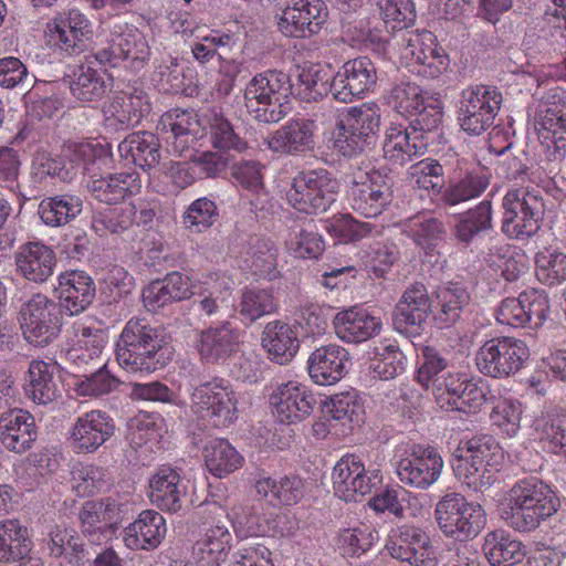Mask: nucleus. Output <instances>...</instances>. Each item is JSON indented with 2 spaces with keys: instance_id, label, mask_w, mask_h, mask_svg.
<instances>
[{
  "instance_id": "obj_1",
  "label": "nucleus",
  "mask_w": 566,
  "mask_h": 566,
  "mask_svg": "<svg viewBox=\"0 0 566 566\" xmlns=\"http://www.w3.org/2000/svg\"><path fill=\"white\" fill-rule=\"evenodd\" d=\"M555 491L537 478L518 480L500 503L503 521L521 533L535 531L559 507Z\"/></svg>"
},
{
  "instance_id": "obj_2",
  "label": "nucleus",
  "mask_w": 566,
  "mask_h": 566,
  "mask_svg": "<svg viewBox=\"0 0 566 566\" xmlns=\"http://www.w3.org/2000/svg\"><path fill=\"white\" fill-rule=\"evenodd\" d=\"M171 355L172 348L161 332L140 318H130L116 343V359L123 369L132 374L154 373L166 366Z\"/></svg>"
},
{
  "instance_id": "obj_3",
  "label": "nucleus",
  "mask_w": 566,
  "mask_h": 566,
  "mask_svg": "<svg viewBox=\"0 0 566 566\" xmlns=\"http://www.w3.org/2000/svg\"><path fill=\"white\" fill-rule=\"evenodd\" d=\"M502 460V449L493 437L475 436L458 448L452 468L458 480L481 492L495 482Z\"/></svg>"
},
{
  "instance_id": "obj_4",
  "label": "nucleus",
  "mask_w": 566,
  "mask_h": 566,
  "mask_svg": "<svg viewBox=\"0 0 566 566\" xmlns=\"http://www.w3.org/2000/svg\"><path fill=\"white\" fill-rule=\"evenodd\" d=\"M293 84L289 74L270 70L254 75L245 86V106L254 118L277 123L291 109Z\"/></svg>"
},
{
  "instance_id": "obj_5",
  "label": "nucleus",
  "mask_w": 566,
  "mask_h": 566,
  "mask_svg": "<svg viewBox=\"0 0 566 566\" xmlns=\"http://www.w3.org/2000/svg\"><path fill=\"white\" fill-rule=\"evenodd\" d=\"M381 111L373 102L350 107L333 130L334 148L346 157L363 153L376 143Z\"/></svg>"
},
{
  "instance_id": "obj_6",
  "label": "nucleus",
  "mask_w": 566,
  "mask_h": 566,
  "mask_svg": "<svg viewBox=\"0 0 566 566\" xmlns=\"http://www.w3.org/2000/svg\"><path fill=\"white\" fill-rule=\"evenodd\" d=\"M392 198L387 172L370 161L353 168L348 186L352 209L366 218H376L389 206Z\"/></svg>"
},
{
  "instance_id": "obj_7",
  "label": "nucleus",
  "mask_w": 566,
  "mask_h": 566,
  "mask_svg": "<svg viewBox=\"0 0 566 566\" xmlns=\"http://www.w3.org/2000/svg\"><path fill=\"white\" fill-rule=\"evenodd\" d=\"M434 516L440 532L457 542L475 538L485 525L483 507L457 492L448 493L438 501Z\"/></svg>"
},
{
  "instance_id": "obj_8",
  "label": "nucleus",
  "mask_w": 566,
  "mask_h": 566,
  "mask_svg": "<svg viewBox=\"0 0 566 566\" xmlns=\"http://www.w3.org/2000/svg\"><path fill=\"white\" fill-rule=\"evenodd\" d=\"M239 397L222 378L199 384L190 394L191 411L216 427H229L239 418Z\"/></svg>"
},
{
  "instance_id": "obj_9",
  "label": "nucleus",
  "mask_w": 566,
  "mask_h": 566,
  "mask_svg": "<svg viewBox=\"0 0 566 566\" xmlns=\"http://www.w3.org/2000/svg\"><path fill=\"white\" fill-rule=\"evenodd\" d=\"M338 191L337 179L326 169L305 170L293 178L286 200L300 212L321 213L335 202Z\"/></svg>"
},
{
  "instance_id": "obj_10",
  "label": "nucleus",
  "mask_w": 566,
  "mask_h": 566,
  "mask_svg": "<svg viewBox=\"0 0 566 566\" xmlns=\"http://www.w3.org/2000/svg\"><path fill=\"white\" fill-rule=\"evenodd\" d=\"M398 45L400 64L413 74L436 78L449 66L448 54L430 31H408L402 34Z\"/></svg>"
},
{
  "instance_id": "obj_11",
  "label": "nucleus",
  "mask_w": 566,
  "mask_h": 566,
  "mask_svg": "<svg viewBox=\"0 0 566 566\" xmlns=\"http://www.w3.org/2000/svg\"><path fill=\"white\" fill-rule=\"evenodd\" d=\"M502 231L513 239L534 235L539 229L544 205L534 189L510 188L502 200Z\"/></svg>"
},
{
  "instance_id": "obj_12",
  "label": "nucleus",
  "mask_w": 566,
  "mask_h": 566,
  "mask_svg": "<svg viewBox=\"0 0 566 566\" xmlns=\"http://www.w3.org/2000/svg\"><path fill=\"white\" fill-rule=\"evenodd\" d=\"M396 458L399 481L418 490H427L437 483L444 467L440 452L431 446L407 444L397 451Z\"/></svg>"
},
{
  "instance_id": "obj_13",
  "label": "nucleus",
  "mask_w": 566,
  "mask_h": 566,
  "mask_svg": "<svg viewBox=\"0 0 566 566\" xmlns=\"http://www.w3.org/2000/svg\"><path fill=\"white\" fill-rule=\"evenodd\" d=\"M530 358L526 343L512 336H500L483 343L475 355L478 369L492 378H506L523 368Z\"/></svg>"
},
{
  "instance_id": "obj_14",
  "label": "nucleus",
  "mask_w": 566,
  "mask_h": 566,
  "mask_svg": "<svg viewBox=\"0 0 566 566\" xmlns=\"http://www.w3.org/2000/svg\"><path fill=\"white\" fill-rule=\"evenodd\" d=\"M502 94L495 86L473 85L464 88L458 104V123L462 130L479 136L493 125L501 108Z\"/></svg>"
},
{
  "instance_id": "obj_15",
  "label": "nucleus",
  "mask_w": 566,
  "mask_h": 566,
  "mask_svg": "<svg viewBox=\"0 0 566 566\" xmlns=\"http://www.w3.org/2000/svg\"><path fill=\"white\" fill-rule=\"evenodd\" d=\"M22 334L27 342L46 346L61 332V312L57 305L43 294H35L20 311Z\"/></svg>"
},
{
  "instance_id": "obj_16",
  "label": "nucleus",
  "mask_w": 566,
  "mask_h": 566,
  "mask_svg": "<svg viewBox=\"0 0 566 566\" xmlns=\"http://www.w3.org/2000/svg\"><path fill=\"white\" fill-rule=\"evenodd\" d=\"M335 495L350 502L371 493L382 482L379 469H366L360 457L343 455L334 465L332 472Z\"/></svg>"
},
{
  "instance_id": "obj_17",
  "label": "nucleus",
  "mask_w": 566,
  "mask_h": 566,
  "mask_svg": "<svg viewBox=\"0 0 566 566\" xmlns=\"http://www.w3.org/2000/svg\"><path fill=\"white\" fill-rule=\"evenodd\" d=\"M102 65L116 66L122 61H129V66L139 69L149 59V46L143 32L128 24H115L108 45L93 55Z\"/></svg>"
},
{
  "instance_id": "obj_18",
  "label": "nucleus",
  "mask_w": 566,
  "mask_h": 566,
  "mask_svg": "<svg viewBox=\"0 0 566 566\" xmlns=\"http://www.w3.org/2000/svg\"><path fill=\"white\" fill-rule=\"evenodd\" d=\"M389 555L408 566H437L438 553L430 535L421 527L401 525L394 528L386 542Z\"/></svg>"
},
{
  "instance_id": "obj_19",
  "label": "nucleus",
  "mask_w": 566,
  "mask_h": 566,
  "mask_svg": "<svg viewBox=\"0 0 566 566\" xmlns=\"http://www.w3.org/2000/svg\"><path fill=\"white\" fill-rule=\"evenodd\" d=\"M549 313V301L544 291L528 289L517 297H507L496 310V321L511 327L536 328L542 326Z\"/></svg>"
},
{
  "instance_id": "obj_20",
  "label": "nucleus",
  "mask_w": 566,
  "mask_h": 566,
  "mask_svg": "<svg viewBox=\"0 0 566 566\" xmlns=\"http://www.w3.org/2000/svg\"><path fill=\"white\" fill-rule=\"evenodd\" d=\"M377 83L375 64L366 56L345 62L334 74L331 94L336 101L350 103L371 92Z\"/></svg>"
},
{
  "instance_id": "obj_21",
  "label": "nucleus",
  "mask_w": 566,
  "mask_h": 566,
  "mask_svg": "<svg viewBox=\"0 0 566 566\" xmlns=\"http://www.w3.org/2000/svg\"><path fill=\"white\" fill-rule=\"evenodd\" d=\"M535 129L549 160L566 155V94L553 102H543L535 114Z\"/></svg>"
},
{
  "instance_id": "obj_22",
  "label": "nucleus",
  "mask_w": 566,
  "mask_h": 566,
  "mask_svg": "<svg viewBox=\"0 0 566 566\" xmlns=\"http://www.w3.org/2000/svg\"><path fill=\"white\" fill-rule=\"evenodd\" d=\"M328 10L324 0H292L279 17L277 28L291 38L317 34L327 21Z\"/></svg>"
},
{
  "instance_id": "obj_23",
  "label": "nucleus",
  "mask_w": 566,
  "mask_h": 566,
  "mask_svg": "<svg viewBox=\"0 0 566 566\" xmlns=\"http://www.w3.org/2000/svg\"><path fill=\"white\" fill-rule=\"evenodd\" d=\"M316 400L307 386L296 380L281 382L270 395L273 416L281 423H297L307 418Z\"/></svg>"
},
{
  "instance_id": "obj_24",
  "label": "nucleus",
  "mask_w": 566,
  "mask_h": 566,
  "mask_svg": "<svg viewBox=\"0 0 566 566\" xmlns=\"http://www.w3.org/2000/svg\"><path fill=\"white\" fill-rule=\"evenodd\" d=\"M113 419L102 410L78 416L67 431V442L76 453H94L114 433Z\"/></svg>"
},
{
  "instance_id": "obj_25",
  "label": "nucleus",
  "mask_w": 566,
  "mask_h": 566,
  "mask_svg": "<svg viewBox=\"0 0 566 566\" xmlns=\"http://www.w3.org/2000/svg\"><path fill=\"white\" fill-rule=\"evenodd\" d=\"M81 528L92 543L108 539L122 520V506L112 497L87 501L78 513Z\"/></svg>"
},
{
  "instance_id": "obj_26",
  "label": "nucleus",
  "mask_w": 566,
  "mask_h": 566,
  "mask_svg": "<svg viewBox=\"0 0 566 566\" xmlns=\"http://www.w3.org/2000/svg\"><path fill=\"white\" fill-rule=\"evenodd\" d=\"M107 340V333L96 322L75 321L67 335L66 359L77 367H83L101 356Z\"/></svg>"
},
{
  "instance_id": "obj_27",
  "label": "nucleus",
  "mask_w": 566,
  "mask_h": 566,
  "mask_svg": "<svg viewBox=\"0 0 566 566\" xmlns=\"http://www.w3.org/2000/svg\"><path fill=\"white\" fill-rule=\"evenodd\" d=\"M243 332L230 322L210 326L196 338V349L205 363H223L241 350Z\"/></svg>"
},
{
  "instance_id": "obj_28",
  "label": "nucleus",
  "mask_w": 566,
  "mask_h": 566,
  "mask_svg": "<svg viewBox=\"0 0 566 566\" xmlns=\"http://www.w3.org/2000/svg\"><path fill=\"white\" fill-rule=\"evenodd\" d=\"M336 337L345 344H361L377 336L382 327L380 317L361 305L339 310L332 321Z\"/></svg>"
},
{
  "instance_id": "obj_29",
  "label": "nucleus",
  "mask_w": 566,
  "mask_h": 566,
  "mask_svg": "<svg viewBox=\"0 0 566 566\" xmlns=\"http://www.w3.org/2000/svg\"><path fill=\"white\" fill-rule=\"evenodd\" d=\"M203 125L202 113L174 108L161 116L158 129L166 134L165 139L172 150L182 155L203 136Z\"/></svg>"
},
{
  "instance_id": "obj_30",
  "label": "nucleus",
  "mask_w": 566,
  "mask_h": 566,
  "mask_svg": "<svg viewBox=\"0 0 566 566\" xmlns=\"http://www.w3.org/2000/svg\"><path fill=\"white\" fill-rule=\"evenodd\" d=\"M431 303L426 286L416 283L406 289L395 307V328L405 335H418L429 314Z\"/></svg>"
},
{
  "instance_id": "obj_31",
  "label": "nucleus",
  "mask_w": 566,
  "mask_h": 566,
  "mask_svg": "<svg viewBox=\"0 0 566 566\" xmlns=\"http://www.w3.org/2000/svg\"><path fill=\"white\" fill-rule=\"evenodd\" d=\"M428 138L409 126L391 123L384 133L382 153L392 165L403 166L422 156L428 148Z\"/></svg>"
},
{
  "instance_id": "obj_32",
  "label": "nucleus",
  "mask_w": 566,
  "mask_h": 566,
  "mask_svg": "<svg viewBox=\"0 0 566 566\" xmlns=\"http://www.w3.org/2000/svg\"><path fill=\"white\" fill-rule=\"evenodd\" d=\"M188 496V483L179 471L171 467L159 468L149 479L148 497L157 507L178 512Z\"/></svg>"
},
{
  "instance_id": "obj_33",
  "label": "nucleus",
  "mask_w": 566,
  "mask_h": 566,
  "mask_svg": "<svg viewBox=\"0 0 566 566\" xmlns=\"http://www.w3.org/2000/svg\"><path fill=\"white\" fill-rule=\"evenodd\" d=\"M33 547L28 527L19 520L0 522V563H18V566H42L40 558L30 555Z\"/></svg>"
},
{
  "instance_id": "obj_34",
  "label": "nucleus",
  "mask_w": 566,
  "mask_h": 566,
  "mask_svg": "<svg viewBox=\"0 0 566 566\" xmlns=\"http://www.w3.org/2000/svg\"><path fill=\"white\" fill-rule=\"evenodd\" d=\"M348 361L349 353L343 346L337 344L323 345L308 357V375L317 385H334L346 375Z\"/></svg>"
},
{
  "instance_id": "obj_35",
  "label": "nucleus",
  "mask_w": 566,
  "mask_h": 566,
  "mask_svg": "<svg viewBox=\"0 0 566 566\" xmlns=\"http://www.w3.org/2000/svg\"><path fill=\"white\" fill-rule=\"evenodd\" d=\"M60 366L55 361L34 359L30 363L24 392L28 398L38 405H49L55 401L60 395Z\"/></svg>"
},
{
  "instance_id": "obj_36",
  "label": "nucleus",
  "mask_w": 566,
  "mask_h": 566,
  "mask_svg": "<svg viewBox=\"0 0 566 566\" xmlns=\"http://www.w3.org/2000/svg\"><path fill=\"white\" fill-rule=\"evenodd\" d=\"M300 327L301 322L273 321L265 325L261 344L272 361L284 365L294 358L300 349Z\"/></svg>"
},
{
  "instance_id": "obj_37",
  "label": "nucleus",
  "mask_w": 566,
  "mask_h": 566,
  "mask_svg": "<svg viewBox=\"0 0 566 566\" xmlns=\"http://www.w3.org/2000/svg\"><path fill=\"white\" fill-rule=\"evenodd\" d=\"M167 533L165 517L154 510H145L123 531L125 546L133 551L157 548Z\"/></svg>"
},
{
  "instance_id": "obj_38",
  "label": "nucleus",
  "mask_w": 566,
  "mask_h": 566,
  "mask_svg": "<svg viewBox=\"0 0 566 566\" xmlns=\"http://www.w3.org/2000/svg\"><path fill=\"white\" fill-rule=\"evenodd\" d=\"M195 305L201 315L212 317L233 307L232 291L228 280L219 273H207L198 277Z\"/></svg>"
},
{
  "instance_id": "obj_39",
  "label": "nucleus",
  "mask_w": 566,
  "mask_h": 566,
  "mask_svg": "<svg viewBox=\"0 0 566 566\" xmlns=\"http://www.w3.org/2000/svg\"><path fill=\"white\" fill-rule=\"evenodd\" d=\"M60 306L70 315L84 312L95 296V284L83 271L60 274L56 287Z\"/></svg>"
},
{
  "instance_id": "obj_40",
  "label": "nucleus",
  "mask_w": 566,
  "mask_h": 566,
  "mask_svg": "<svg viewBox=\"0 0 566 566\" xmlns=\"http://www.w3.org/2000/svg\"><path fill=\"white\" fill-rule=\"evenodd\" d=\"M315 124L308 119L290 120L270 135L265 144L276 154L297 155L313 149Z\"/></svg>"
},
{
  "instance_id": "obj_41",
  "label": "nucleus",
  "mask_w": 566,
  "mask_h": 566,
  "mask_svg": "<svg viewBox=\"0 0 566 566\" xmlns=\"http://www.w3.org/2000/svg\"><path fill=\"white\" fill-rule=\"evenodd\" d=\"M232 547V535L220 521L205 528L192 546V557L197 566H221Z\"/></svg>"
},
{
  "instance_id": "obj_42",
  "label": "nucleus",
  "mask_w": 566,
  "mask_h": 566,
  "mask_svg": "<svg viewBox=\"0 0 566 566\" xmlns=\"http://www.w3.org/2000/svg\"><path fill=\"white\" fill-rule=\"evenodd\" d=\"M18 272L28 281L41 283L54 271L56 259L54 251L41 242H28L15 252Z\"/></svg>"
},
{
  "instance_id": "obj_43",
  "label": "nucleus",
  "mask_w": 566,
  "mask_h": 566,
  "mask_svg": "<svg viewBox=\"0 0 566 566\" xmlns=\"http://www.w3.org/2000/svg\"><path fill=\"white\" fill-rule=\"evenodd\" d=\"M87 188L96 200L116 205L127 197L138 195L142 190V179L136 171L109 174L105 177H91Z\"/></svg>"
},
{
  "instance_id": "obj_44",
  "label": "nucleus",
  "mask_w": 566,
  "mask_h": 566,
  "mask_svg": "<svg viewBox=\"0 0 566 566\" xmlns=\"http://www.w3.org/2000/svg\"><path fill=\"white\" fill-rule=\"evenodd\" d=\"M36 439L34 418L22 409H13L0 416V441L8 450L22 453Z\"/></svg>"
},
{
  "instance_id": "obj_45",
  "label": "nucleus",
  "mask_w": 566,
  "mask_h": 566,
  "mask_svg": "<svg viewBox=\"0 0 566 566\" xmlns=\"http://www.w3.org/2000/svg\"><path fill=\"white\" fill-rule=\"evenodd\" d=\"M90 33V22L77 10L55 17L46 27L48 43L69 52Z\"/></svg>"
},
{
  "instance_id": "obj_46",
  "label": "nucleus",
  "mask_w": 566,
  "mask_h": 566,
  "mask_svg": "<svg viewBox=\"0 0 566 566\" xmlns=\"http://www.w3.org/2000/svg\"><path fill=\"white\" fill-rule=\"evenodd\" d=\"M104 116L109 125L128 127L139 123L149 112L147 95L140 90L122 92L104 106Z\"/></svg>"
},
{
  "instance_id": "obj_47",
  "label": "nucleus",
  "mask_w": 566,
  "mask_h": 566,
  "mask_svg": "<svg viewBox=\"0 0 566 566\" xmlns=\"http://www.w3.org/2000/svg\"><path fill=\"white\" fill-rule=\"evenodd\" d=\"M326 407L332 420L340 426L339 430L333 432L336 436H347L365 420L364 402L357 391L336 394Z\"/></svg>"
},
{
  "instance_id": "obj_48",
  "label": "nucleus",
  "mask_w": 566,
  "mask_h": 566,
  "mask_svg": "<svg viewBox=\"0 0 566 566\" xmlns=\"http://www.w3.org/2000/svg\"><path fill=\"white\" fill-rule=\"evenodd\" d=\"M368 369L374 378L390 380L402 374L406 357L395 340L380 339L368 350Z\"/></svg>"
},
{
  "instance_id": "obj_49",
  "label": "nucleus",
  "mask_w": 566,
  "mask_h": 566,
  "mask_svg": "<svg viewBox=\"0 0 566 566\" xmlns=\"http://www.w3.org/2000/svg\"><path fill=\"white\" fill-rule=\"evenodd\" d=\"M255 492L272 505H292L304 495V482L296 475L279 479L260 476L254 484Z\"/></svg>"
},
{
  "instance_id": "obj_50",
  "label": "nucleus",
  "mask_w": 566,
  "mask_h": 566,
  "mask_svg": "<svg viewBox=\"0 0 566 566\" xmlns=\"http://www.w3.org/2000/svg\"><path fill=\"white\" fill-rule=\"evenodd\" d=\"M122 158L142 169L155 167L160 160V144L156 135L138 132L128 135L119 145Z\"/></svg>"
},
{
  "instance_id": "obj_51",
  "label": "nucleus",
  "mask_w": 566,
  "mask_h": 566,
  "mask_svg": "<svg viewBox=\"0 0 566 566\" xmlns=\"http://www.w3.org/2000/svg\"><path fill=\"white\" fill-rule=\"evenodd\" d=\"M483 552L492 566H513L523 562L526 546L504 531H494L486 534Z\"/></svg>"
},
{
  "instance_id": "obj_52",
  "label": "nucleus",
  "mask_w": 566,
  "mask_h": 566,
  "mask_svg": "<svg viewBox=\"0 0 566 566\" xmlns=\"http://www.w3.org/2000/svg\"><path fill=\"white\" fill-rule=\"evenodd\" d=\"M91 59L94 60L87 57L86 63L78 66L70 84L72 95L83 103L99 101L108 88L106 72L95 69Z\"/></svg>"
},
{
  "instance_id": "obj_53",
  "label": "nucleus",
  "mask_w": 566,
  "mask_h": 566,
  "mask_svg": "<svg viewBox=\"0 0 566 566\" xmlns=\"http://www.w3.org/2000/svg\"><path fill=\"white\" fill-rule=\"evenodd\" d=\"M203 135L208 134L211 145L223 151L235 150L242 153L247 143L235 133L231 123L217 108L202 112Z\"/></svg>"
},
{
  "instance_id": "obj_54",
  "label": "nucleus",
  "mask_w": 566,
  "mask_h": 566,
  "mask_svg": "<svg viewBox=\"0 0 566 566\" xmlns=\"http://www.w3.org/2000/svg\"><path fill=\"white\" fill-rule=\"evenodd\" d=\"M82 208L83 201L78 196L63 193L42 199L38 213L44 224L61 227L75 219Z\"/></svg>"
},
{
  "instance_id": "obj_55",
  "label": "nucleus",
  "mask_w": 566,
  "mask_h": 566,
  "mask_svg": "<svg viewBox=\"0 0 566 566\" xmlns=\"http://www.w3.org/2000/svg\"><path fill=\"white\" fill-rule=\"evenodd\" d=\"M329 64H311L302 67L297 75L296 96L301 101H317L331 92L333 80Z\"/></svg>"
},
{
  "instance_id": "obj_56",
  "label": "nucleus",
  "mask_w": 566,
  "mask_h": 566,
  "mask_svg": "<svg viewBox=\"0 0 566 566\" xmlns=\"http://www.w3.org/2000/svg\"><path fill=\"white\" fill-rule=\"evenodd\" d=\"M207 469L217 478L237 471L242 467L243 457L224 439H213L203 449Z\"/></svg>"
},
{
  "instance_id": "obj_57",
  "label": "nucleus",
  "mask_w": 566,
  "mask_h": 566,
  "mask_svg": "<svg viewBox=\"0 0 566 566\" xmlns=\"http://www.w3.org/2000/svg\"><path fill=\"white\" fill-rule=\"evenodd\" d=\"M67 149L71 160L81 167L84 172L108 168L113 161L112 148L108 143L95 139L85 140L72 143Z\"/></svg>"
},
{
  "instance_id": "obj_58",
  "label": "nucleus",
  "mask_w": 566,
  "mask_h": 566,
  "mask_svg": "<svg viewBox=\"0 0 566 566\" xmlns=\"http://www.w3.org/2000/svg\"><path fill=\"white\" fill-rule=\"evenodd\" d=\"M523 403L513 397H499L493 401L490 422L494 431L505 438H514L521 430Z\"/></svg>"
},
{
  "instance_id": "obj_59",
  "label": "nucleus",
  "mask_w": 566,
  "mask_h": 566,
  "mask_svg": "<svg viewBox=\"0 0 566 566\" xmlns=\"http://www.w3.org/2000/svg\"><path fill=\"white\" fill-rule=\"evenodd\" d=\"M287 252L298 259H317L325 249L323 237L312 222L291 228L285 241Z\"/></svg>"
},
{
  "instance_id": "obj_60",
  "label": "nucleus",
  "mask_w": 566,
  "mask_h": 566,
  "mask_svg": "<svg viewBox=\"0 0 566 566\" xmlns=\"http://www.w3.org/2000/svg\"><path fill=\"white\" fill-rule=\"evenodd\" d=\"M402 232L423 250H430L446 233L443 223L429 213H418L402 223Z\"/></svg>"
},
{
  "instance_id": "obj_61",
  "label": "nucleus",
  "mask_w": 566,
  "mask_h": 566,
  "mask_svg": "<svg viewBox=\"0 0 566 566\" xmlns=\"http://www.w3.org/2000/svg\"><path fill=\"white\" fill-rule=\"evenodd\" d=\"M245 268L254 275L273 280L277 276V249L271 240L255 239L243 256Z\"/></svg>"
},
{
  "instance_id": "obj_62",
  "label": "nucleus",
  "mask_w": 566,
  "mask_h": 566,
  "mask_svg": "<svg viewBox=\"0 0 566 566\" xmlns=\"http://www.w3.org/2000/svg\"><path fill=\"white\" fill-rule=\"evenodd\" d=\"M111 486L107 470L93 463H78L72 470V488L78 496H91Z\"/></svg>"
},
{
  "instance_id": "obj_63",
  "label": "nucleus",
  "mask_w": 566,
  "mask_h": 566,
  "mask_svg": "<svg viewBox=\"0 0 566 566\" xmlns=\"http://www.w3.org/2000/svg\"><path fill=\"white\" fill-rule=\"evenodd\" d=\"M127 439L134 448L155 443L164 432V419L158 413L140 411L127 423Z\"/></svg>"
},
{
  "instance_id": "obj_64",
  "label": "nucleus",
  "mask_w": 566,
  "mask_h": 566,
  "mask_svg": "<svg viewBox=\"0 0 566 566\" xmlns=\"http://www.w3.org/2000/svg\"><path fill=\"white\" fill-rule=\"evenodd\" d=\"M232 527L239 539L253 536L284 535L275 518L262 516L254 510H243L232 520Z\"/></svg>"
}]
</instances>
